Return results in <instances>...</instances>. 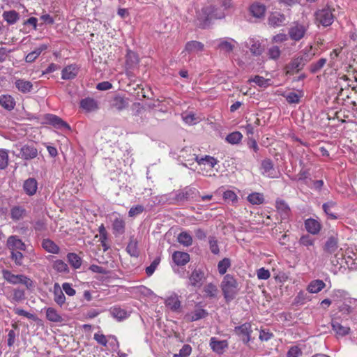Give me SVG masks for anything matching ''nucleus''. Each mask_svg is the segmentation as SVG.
Listing matches in <instances>:
<instances>
[{
    "label": "nucleus",
    "instance_id": "1",
    "mask_svg": "<svg viewBox=\"0 0 357 357\" xmlns=\"http://www.w3.org/2000/svg\"><path fill=\"white\" fill-rule=\"evenodd\" d=\"M225 17V13L219 11L213 6L203 8L197 11L196 17L197 25L202 29L209 26L213 19H222Z\"/></svg>",
    "mask_w": 357,
    "mask_h": 357
},
{
    "label": "nucleus",
    "instance_id": "2",
    "mask_svg": "<svg viewBox=\"0 0 357 357\" xmlns=\"http://www.w3.org/2000/svg\"><path fill=\"white\" fill-rule=\"evenodd\" d=\"M312 58L309 51L303 50L294 56L284 68L286 75H292L301 71Z\"/></svg>",
    "mask_w": 357,
    "mask_h": 357
},
{
    "label": "nucleus",
    "instance_id": "3",
    "mask_svg": "<svg viewBox=\"0 0 357 357\" xmlns=\"http://www.w3.org/2000/svg\"><path fill=\"white\" fill-rule=\"evenodd\" d=\"M221 289L227 301L234 299L239 291L237 281L229 274L224 277L221 282Z\"/></svg>",
    "mask_w": 357,
    "mask_h": 357
},
{
    "label": "nucleus",
    "instance_id": "4",
    "mask_svg": "<svg viewBox=\"0 0 357 357\" xmlns=\"http://www.w3.org/2000/svg\"><path fill=\"white\" fill-rule=\"evenodd\" d=\"M309 29L307 22H294L288 30L289 38L294 41H299L303 38Z\"/></svg>",
    "mask_w": 357,
    "mask_h": 357
},
{
    "label": "nucleus",
    "instance_id": "5",
    "mask_svg": "<svg viewBox=\"0 0 357 357\" xmlns=\"http://www.w3.org/2000/svg\"><path fill=\"white\" fill-rule=\"evenodd\" d=\"M2 275L5 280L12 284H24L27 289H31L33 286V281L22 274H13L11 271L3 269L2 271Z\"/></svg>",
    "mask_w": 357,
    "mask_h": 357
},
{
    "label": "nucleus",
    "instance_id": "6",
    "mask_svg": "<svg viewBox=\"0 0 357 357\" xmlns=\"http://www.w3.org/2000/svg\"><path fill=\"white\" fill-rule=\"evenodd\" d=\"M333 10L329 7H325L318 10L315 13L316 21L324 26L331 25L334 21Z\"/></svg>",
    "mask_w": 357,
    "mask_h": 357
},
{
    "label": "nucleus",
    "instance_id": "7",
    "mask_svg": "<svg viewBox=\"0 0 357 357\" xmlns=\"http://www.w3.org/2000/svg\"><path fill=\"white\" fill-rule=\"evenodd\" d=\"M94 340L100 345L107 347L109 345L112 349H115L119 347L116 338L114 336L109 335L105 336L101 333H96L94 334Z\"/></svg>",
    "mask_w": 357,
    "mask_h": 357
},
{
    "label": "nucleus",
    "instance_id": "8",
    "mask_svg": "<svg viewBox=\"0 0 357 357\" xmlns=\"http://www.w3.org/2000/svg\"><path fill=\"white\" fill-rule=\"evenodd\" d=\"M204 50V45L202 43L197 40H190L186 43L182 53L195 55L202 52Z\"/></svg>",
    "mask_w": 357,
    "mask_h": 357
},
{
    "label": "nucleus",
    "instance_id": "9",
    "mask_svg": "<svg viewBox=\"0 0 357 357\" xmlns=\"http://www.w3.org/2000/svg\"><path fill=\"white\" fill-rule=\"evenodd\" d=\"M46 122L58 129L70 130V126L56 115L47 114L45 116Z\"/></svg>",
    "mask_w": 357,
    "mask_h": 357
},
{
    "label": "nucleus",
    "instance_id": "10",
    "mask_svg": "<svg viewBox=\"0 0 357 357\" xmlns=\"http://www.w3.org/2000/svg\"><path fill=\"white\" fill-rule=\"evenodd\" d=\"M235 333L241 337L242 340L248 343L250 340L252 327L250 323H245L239 326L235 327Z\"/></svg>",
    "mask_w": 357,
    "mask_h": 357
},
{
    "label": "nucleus",
    "instance_id": "11",
    "mask_svg": "<svg viewBox=\"0 0 357 357\" xmlns=\"http://www.w3.org/2000/svg\"><path fill=\"white\" fill-rule=\"evenodd\" d=\"M191 160H195L199 166L203 165L210 169L213 168L218 163L217 159L210 155H205L204 157L199 158L195 154H193L192 158L188 160V161Z\"/></svg>",
    "mask_w": 357,
    "mask_h": 357
},
{
    "label": "nucleus",
    "instance_id": "12",
    "mask_svg": "<svg viewBox=\"0 0 357 357\" xmlns=\"http://www.w3.org/2000/svg\"><path fill=\"white\" fill-rule=\"evenodd\" d=\"M205 278L204 273L201 269H195L189 277L190 284L194 287L199 288Z\"/></svg>",
    "mask_w": 357,
    "mask_h": 357
},
{
    "label": "nucleus",
    "instance_id": "13",
    "mask_svg": "<svg viewBox=\"0 0 357 357\" xmlns=\"http://www.w3.org/2000/svg\"><path fill=\"white\" fill-rule=\"evenodd\" d=\"M7 247L12 251L17 250L24 251L26 250V245L24 242L15 235L10 236L8 238Z\"/></svg>",
    "mask_w": 357,
    "mask_h": 357
},
{
    "label": "nucleus",
    "instance_id": "14",
    "mask_svg": "<svg viewBox=\"0 0 357 357\" xmlns=\"http://www.w3.org/2000/svg\"><path fill=\"white\" fill-rule=\"evenodd\" d=\"M324 251L327 255H337L338 251V241L335 237L331 236L327 239L324 246Z\"/></svg>",
    "mask_w": 357,
    "mask_h": 357
},
{
    "label": "nucleus",
    "instance_id": "15",
    "mask_svg": "<svg viewBox=\"0 0 357 357\" xmlns=\"http://www.w3.org/2000/svg\"><path fill=\"white\" fill-rule=\"evenodd\" d=\"M79 68L76 64H71L65 67L61 72V78L68 80L74 79L79 73Z\"/></svg>",
    "mask_w": 357,
    "mask_h": 357
},
{
    "label": "nucleus",
    "instance_id": "16",
    "mask_svg": "<svg viewBox=\"0 0 357 357\" xmlns=\"http://www.w3.org/2000/svg\"><path fill=\"white\" fill-rule=\"evenodd\" d=\"M286 20L285 15L284 14L275 12L272 13L268 19V24L273 27H278L284 24Z\"/></svg>",
    "mask_w": 357,
    "mask_h": 357
},
{
    "label": "nucleus",
    "instance_id": "17",
    "mask_svg": "<svg viewBox=\"0 0 357 357\" xmlns=\"http://www.w3.org/2000/svg\"><path fill=\"white\" fill-rule=\"evenodd\" d=\"M305 227L309 233L315 235L320 231L321 225L315 219L308 218L305 221Z\"/></svg>",
    "mask_w": 357,
    "mask_h": 357
},
{
    "label": "nucleus",
    "instance_id": "18",
    "mask_svg": "<svg viewBox=\"0 0 357 357\" xmlns=\"http://www.w3.org/2000/svg\"><path fill=\"white\" fill-rule=\"evenodd\" d=\"M20 157L24 160L35 158L38 155L37 149L31 146L24 145L20 149Z\"/></svg>",
    "mask_w": 357,
    "mask_h": 357
},
{
    "label": "nucleus",
    "instance_id": "19",
    "mask_svg": "<svg viewBox=\"0 0 357 357\" xmlns=\"http://www.w3.org/2000/svg\"><path fill=\"white\" fill-rule=\"evenodd\" d=\"M245 46L255 55H260L264 50L259 41L255 38H249L245 43Z\"/></svg>",
    "mask_w": 357,
    "mask_h": 357
},
{
    "label": "nucleus",
    "instance_id": "20",
    "mask_svg": "<svg viewBox=\"0 0 357 357\" xmlns=\"http://www.w3.org/2000/svg\"><path fill=\"white\" fill-rule=\"evenodd\" d=\"M53 295L54 302L61 307L66 303V296L58 283H55L53 287Z\"/></svg>",
    "mask_w": 357,
    "mask_h": 357
},
{
    "label": "nucleus",
    "instance_id": "21",
    "mask_svg": "<svg viewBox=\"0 0 357 357\" xmlns=\"http://www.w3.org/2000/svg\"><path fill=\"white\" fill-rule=\"evenodd\" d=\"M15 85L17 90L23 93H28L33 89V84L24 79H17Z\"/></svg>",
    "mask_w": 357,
    "mask_h": 357
},
{
    "label": "nucleus",
    "instance_id": "22",
    "mask_svg": "<svg viewBox=\"0 0 357 357\" xmlns=\"http://www.w3.org/2000/svg\"><path fill=\"white\" fill-rule=\"evenodd\" d=\"M266 6L260 3H254L250 7V12L252 16L257 18H261L266 13Z\"/></svg>",
    "mask_w": 357,
    "mask_h": 357
},
{
    "label": "nucleus",
    "instance_id": "23",
    "mask_svg": "<svg viewBox=\"0 0 357 357\" xmlns=\"http://www.w3.org/2000/svg\"><path fill=\"white\" fill-rule=\"evenodd\" d=\"M46 318L51 322L61 323L63 321L62 316L55 308L52 307H47L46 309Z\"/></svg>",
    "mask_w": 357,
    "mask_h": 357
},
{
    "label": "nucleus",
    "instance_id": "24",
    "mask_svg": "<svg viewBox=\"0 0 357 357\" xmlns=\"http://www.w3.org/2000/svg\"><path fill=\"white\" fill-rule=\"evenodd\" d=\"M80 107L86 112H93L98 109L96 100L91 98H86L80 101Z\"/></svg>",
    "mask_w": 357,
    "mask_h": 357
},
{
    "label": "nucleus",
    "instance_id": "25",
    "mask_svg": "<svg viewBox=\"0 0 357 357\" xmlns=\"http://www.w3.org/2000/svg\"><path fill=\"white\" fill-rule=\"evenodd\" d=\"M139 63L138 55L132 50H128L126 56V66L127 68L132 69Z\"/></svg>",
    "mask_w": 357,
    "mask_h": 357
},
{
    "label": "nucleus",
    "instance_id": "26",
    "mask_svg": "<svg viewBox=\"0 0 357 357\" xmlns=\"http://www.w3.org/2000/svg\"><path fill=\"white\" fill-rule=\"evenodd\" d=\"M111 106L117 110H123L128 106V99L120 96H116L111 101Z\"/></svg>",
    "mask_w": 357,
    "mask_h": 357
},
{
    "label": "nucleus",
    "instance_id": "27",
    "mask_svg": "<svg viewBox=\"0 0 357 357\" xmlns=\"http://www.w3.org/2000/svg\"><path fill=\"white\" fill-rule=\"evenodd\" d=\"M111 316L118 321L123 320L129 317V313L120 307H114L109 310Z\"/></svg>",
    "mask_w": 357,
    "mask_h": 357
},
{
    "label": "nucleus",
    "instance_id": "28",
    "mask_svg": "<svg viewBox=\"0 0 357 357\" xmlns=\"http://www.w3.org/2000/svg\"><path fill=\"white\" fill-rule=\"evenodd\" d=\"M172 258L175 264L178 266H183L190 261V255L183 252H174Z\"/></svg>",
    "mask_w": 357,
    "mask_h": 357
},
{
    "label": "nucleus",
    "instance_id": "29",
    "mask_svg": "<svg viewBox=\"0 0 357 357\" xmlns=\"http://www.w3.org/2000/svg\"><path fill=\"white\" fill-rule=\"evenodd\" d=\"M0 105L4 109L10 111L14 109L15 101L10 95H1L0 96Z\"/></svg>",
    "mask_w": 357,
    "mask_h": 357
},
{
    "label": "nucleus",
    "instance_id": "30",
    "mask_svg": "<svg viewBox=\"0 0 357 357\" xmlns=\"http://www.w3.org/2000/svg\"><path fill=\"white\" fill-rule=\"evenodd\" d=\"M47 49V45L45 44H42L37 48H36L33 51L29 53L26 57L25 61L27 63L33 62L40 55V54Z\"/></svg>",
    "mask_w": 357,
    "mask_h": 357
},
{
    "label": "nucleus",
    "instance_id": "31",
    "mask_svg": "<svg viewBox=\"0 0 357 357\" xmlns=\"http://www.w3.org/2000/svg\"><path fill=\"white\" fill-rule=\"evenodd\" d=\"M261 171L264 176H272L274 172L273 164L271 160L265 159L261 164Z\"/></svg>",
    "mask_w": 357,
    "mask_h": 357
},
{
    "label": "nucleus",
    "instance_id": "32",
    "mask_svg": "<svg viewBox=\"0 0 357 357\" xmlns=\"http://www.w3.org/2000/svg\"><path fill=\"white\" fill-rule=\"evenodd\" d=\"M13 294L8 295V294H4L8 300L11 302H20L24 299V291L22 289L16 288L13 289L12 290Z\"/></svg>",
    "mask_w": 357,
    "mask_h": 357
},
{
    "label": "nucleus",
    "instance_id": "33",
    "mask_svg": "<svg viewBox=\"0 0 357 357\" xmlns=\"http://www.w3.org/2000/svg\"><path fill=\"white\" fill-rule=\"evenodd\" d=\"M26 210L23 206H15L10 210V217L14 221L22 219L26 215Z\"/></svg>",
    "mask_w": 357,
    "mask_h": 357
},
{
    "label": "nucleus",
    "instance_id": "34",
    "mask_svg": "<svg viewBox=\"0 0 357 357\" xmlns=\"http://www.w3.org/2000/svg\"><path fill=\"white\" fill-rule=\"evenodd\" d=\"M326 287V284L321 280H314L310 282L307 287V291L312 294L321 291Z\"/></svg>",
    "mask_w": 357,
    "mask_h": 357
},
{
    "label": "nucleus",
    "instance_id": "35",
    "mask_svg": "<svg viewBox=\"0 0 357 357\" xmlns=\"http://www.w3.org/2000/svg\"><path fill=\"white\" fill-rule=\"evenodd\" d=\"M357 305V300L349 296L347 293V298L344 299L342 306H340V311L349 313L353 307Z\"/></svg>",
    "mask_w": 357,
    "mask_h": 357
},
{
    "label": "nucleus",
    "instance_id": "36",
    "mask_svg": "<svg viewBox=\"0 0 357 357\" xmlns=\"http://www.w3.org/2000/svg\"><path fill=\"white\" fill-rule=\"evenodd\" d=\"M42 247L48 252L58 254L59 252V246L50 239H44L42 242Z\"/></svg>",
    "mask_w": 357,
    "mask_h": 357
},
{
    "label": "nucleus",
    "instance_id": "37",
    "mask_svg": "<svg viewBox=\"0 0 357 357\" xmlns=\"http://www.w3.org/2000/svg\"><path fill=\"white\" fill-rule=\"evenodd\" d=\"M2 16L3 20L9 24H15L20 19V15L15 10L5 11Z\"/></svg>",
    "mask_w": 357,
    "mask_h": 357
},
{
    "label": "nucleus",
    "instance_id": "38",
    "mask_svg": "<svg viewBox=\"0 0 357 357\" xmlns=\"http://www.w3.org/2000/svg\"><path fill=\"white\" fill-rule=\"evenodd\" d=\"M23 188L27 195H34L38 188L36 180H25Z\"/></svg>",
    "mask_w": 357,
    "mask_h": 357
},
{
    "label": "nucleus",
    "instance_id": "39",
    "mask_svg": "<svg viewBox=\"0 0 357 357\" xmlns=\"http://www.w3.org/2000/svg\"><path fill=\"white\" fill-rule=\"evenodd\" d=\"M210 345L214 351L220 354L222 352L225 347H227V344L225 341H219L215 337H212L210 341Z\"/></svg>",
    "mask_w": 357,
    "mask_h": 357
},
{
    "label": "nucleus",
    "instance_id": "40",
    "mask_svg": "<svg viewBox=\"0 0 357 357\" xmlns=\"http://www.w3.org/2000/svg\"><path fill=\"white\" fill-rule=\"evenodd\" d=\"M166 305L173 311H176L180 308L181 302L177 296H171L165 301Z\"/></svg>",
    "mask_w": 357,
    "mask_h": 357
},
{
    "label": "nucleus",
    "instance_id": "41",
    "mask_svg": "<svg viewBox=\"0 0 357 357\" xmlns=\"http://www.w3.org/2000/svg\"><path fill=\"white\" fill-rule=\"evenodd\" d=\"M335 203L333 202H328L323 204V209L328 218L331 220H337L338 216L333 211V208L335 207Z\"/></svg>",
    "mask_w": 357,
    "mask_h": 357
},
{
    "label": "nucleus",
    "instance_id": "42",
    "mask_svg": "<svg viewBox=\"0 0 357 357\" xmlns=\"http://www.w3.org/2000/svg\"><path fill=\"white\" fill-rule=\"evenodd\" d=\"M207 315L206 310L203 309H196L194 312H192L186 315L187 319L190 321L199 320L205 317Z\"/></svg>",
    "mask_w": 357,
    "mask_h": 357
},
{
    "label": "nucleus",
    "instance_id": "43",
    "mask_svg": "<svg viewBox=\"0 0 357 357\" xmlns=\"http://www.w3.org/2000/svg\"><path fill=\"white\" fill-rule=\"evenodd\" d=\"M235 43L236 42L234 40L231 38H227L226 40H221L218 45V47L220 49L227 52H230L234 48Z\"/></svg>",
    "mask_w": 357,
    "mask_h": 357
},
{
    "label": "nucleus",
    "instance_id": "44",
    "mask_svg": "<svg viewBox=\"0 0 357 357\" xmlns=\"http://www.w3.org/2000/svg\"><path fill=\"white\" fill-rule=\"evenodd\" d=\"M332 326L333 331L338 335L343 336L349 333V328L347 326H342L341 324L336 321H333Z\"/></svg>",
    "mask_w": 357,
    "mask_h": 357
},
{
    "label": "nucleus",
    "instance_id": "45",
    "mask_svg": "<svg viewBox=\"0 0 357 357\" xmlns=\"http://www.w3.org/2000/svg\"><path fill=\"white\" fill-rule=\"evenodd\" d=\"M178 241L184 246H190L192 243V236L186 231H183L178 236Z\"/></svg>",
    "mask_w": 357,
    "mask_h": 357
},
{
    "label": "nucleus",
    "instance_id": "46",
    "mask_svg": "<svg viewBox=\"0 0 357 357\" xmlns=\"http://www.w3.org/2000/svg\"><path fill=\"white\" fill-rule=\"evenodd\" d=\"M303 93L302 91H298V93L290 92L286 96V100L289 104H298L300 102V99L303 97Z\"/></svg>",
    "mask_w": 357,
    "mask_h": 357
},
{
    "label": "nucleus",
    "instance_id": "47",
    "mask_svg": "<svg viewBox=\"0 0 357 357\" xmlns=\"http://www.w3.org/2000/svg\"><path fill=\"white\" fill-rule=\"evenodd\" d=\"M247 199L252 204H261L264 202V197L259 192H252L248 196Z\"/></svg>",
    "mask_w": 357,
    "mask_h": 357
},
{
    "label": "nucleus",
    "instance_id": "48",
    "mask_svg": "<svg viewBox=\"0 0 357 357\" xmlns=\"http://www.w3.org/2000/svg\"><path fill=\"white\" fill-rule=\"evenodd\" d=\"M68 262L74 268H79L82 265L80 257L75 253H69L67 255Z\"/></svg>",
    "mask_w": 357,
    "mask_h": 357
},
{
    "label": "nucleus",
    "instance_id": "49",
    "mask_svg": "<svg viewBox=\"0 0 357 357\" xmlns=\"http://www.w3.org/2000/svg\"><path fill=\"white\" fill-rule=\"evenodd\" d=\"M347 292L344 290H335L331 294L332 301L333 302L339 303L344 302V299L347 298Z\"/></svg>",
    "mask_w": 357,
    "mask_h": 357
},
{
    "label": "nucleus",
    "instance_id": "50",
    "mask_svg": "<svg viewBox=\"0 0 357 357\" xmlns=\"http://www.w3.org/2000/svg\"><path fill=\"white\" fill-rule=\"evenodd\" d=\"M126 250L130 256L137 257L139 255L137 241L134 238H130Z\"/></svg>",
    "mask_w": 357,
    "mask_h": 357
},
{
    "label": "nucleus",
    "instance_id": "51",
    "mask_svg": "<svg viewBox=\"0 0 357 357\" xmlns=\"http://www.w3.org/2000/svg\"><path fill=\"white\" fill-rule=\"evenodd\" d=\"M243 138V135L240 132L236 131L229 134L226 140L228 143L231 144H238Z\"/></svg>",
    "mask_w": 357,
    "mask_h": 357
},
{
    "label": "nucleus",
    "instance_id": "52",
    "mask_svg": "<svg viewBox=\"0 0 357 357\" xmlns=\"http://www.w3.org/2000/svg\"><path fill=\"white\" fill-rule=\"evenodd\" d=\"M113 229L115 234H122L125 230V222L121 218H116L113 222Z\"/></svg>",
    "mask_w": 357,
    "mask_h": 357
},
{
    "label": "nucleus",
    "instance_id": "53",
    "mask_svg": "<svg viewBox=\"0 0 357 357\" xmlns=\"http://www.w3.org/2000/svg\"><path fill=\"white\" fill-rule=\"evenodd\" d=\"M204 291L206 296L210 298H215L218 294V290L215 284L209 283L204 287Z\"/></svg>",
    "mask_w": 357,
    "mask_h": 357
},
{
    "label": "nucleus",
    "instance_id": "54",
    "mask_svg": "<svg viewBox=\"0 0 357 357\" xmlns=\"http://www.w3.org/2000/svg\"><path fill=\"white\" fill-rule=\"evenodd\" d=\"M231 266V262L229 259L224 258L222 260L220 261L218 264V272L220 275H224L228 268Z\"/></svg>",
    "mask_w": 357,
    "mask_h": 357
},
{
    "label": "nucleus",
    "instance_id": "55",
    "mask_svg": "<svg viewBox=\"0 0 357 357\" xmlns=\"http://www.w3.org/2000/svg\"><path fill=\"white\" fill-rule=\"evenodd\" d=\"M250 81L255 82L260 87L266 88L271 84V79H265L264 77L259 75H256L255 77L250 79Z\"/></svg>",
    "mask_w": 357,
    "mask_h": 357
},
{
    "label": "nucleus",
    "instance_id": "56",
    "mask_svg": "<svg viewBox=\"0 0 357 357\" xmlns=\"http://www.w3.org/2000/svg\"><path fill=\"white\" fill-rule=\"evenodd\" d=\"M8 152L6 149H0V169H4L8 165Z\"/></svg>",
    "mask_w": 357,
    "mask_h": 357
},
{
    "label": "nucleus",
    "instance_id": "57",
    "mask_svg": "<svg viewBox=\"0 0 357 357\" xmlns=\"http://www.w3.org/2000/svg\"><path fill=\"white\" fill-rule=\"evenodd\" d=\"M53 268L58 272L60 273H67L68 272V267L67 264H66L63 261L58 259L54 262Z\"/></svg>",
    "mask_w": 357,
    "mask_h": 357
},
{
    "label": "nucleus",
    "instance_id": "58",
    "mask_svg": "<svg viewBox=\"0 0 357 357\" xmlns=\"http://www.w3.org/2000/svg\"><path fill=\"white\" fill-rule=\"evenodd\" d=\"M281 54V51L279 47L272 46L268 50V55L270 59L277 60Z\"/></svg>",
    "mask_w": 357,
    "mask_h": 357
},
{
    "label": "nucleus",
    "instance_id": "59",
    "mask_svg": "<svg viewBox=\"0 0 357 357\" xmlns=\"http://www.w3.org/2000/svg\"><path fill=\"white\" fill-rule=\"evenodd\" d=\"M11 259L16 265L21 266L23 264L24 255L20 251L13 250L11 252Z\"/></svg>",
    "mask_w": 357,
    "mask_h": 357
},
{
    "label": "nucleus",
    "instance_id": "60",
    "mask_svg": "<svg viewBox=\"0 0 357 357\" xmlns=\"http://www.w3.org/2000/svg\"><path fill=\"white\" fill-rule=\"evenodd\" d=\"M182 119L188 125H195L199 121L198 119L192 113L183 114Z\"/></svg>",
    "mask_w": 357,
    "mask_h": 357
},
{
    "label": "nucleus",
    "instance_id": "61",
    "mask_svg": "<svg viewBox=\"0 0 357 357\" xmlns=\"http://www.w3.org/2000/svg\"><path fill=\"white\" fill-rule=\"evenodd\" d=\"M326 63V59L321 58V59H319V61H317L316 63H312V65L310 66V71L312 73H316L317 72H318L319 70H321L324 66Z\"/></svg>",
    "mask_w": 357,
    "mask_h": 357
},
{
    "label": "nucleus",
    "instance_id": "62",
    "mask_svg": "<svg viewBox=\"0 0 357 357\" xmlns=\"http://www.w3.org/2000/svg\"><path fill=\"white\" fill-rule=\"evenodd\" d=\"M299 243L305 247L313 246L314 244V239L309 235H303L299 239Z\"/></svg>",
    "mask_w": 357,
    "mask_h": 357
},
{
    "label": "nucleus",
    "instance_id": "63",
    "mask_svg": "<svg viewBox=\"0 0 357 357\" xmlns=\"http://www.w3.org/2000/svg\"><path fill=\"white\" fill-rule=\"evenodd\" d=\"M276 208L278 211L284 213V215H288L290 210L288 205L284 201L280 199L276 201Z\"/></svg>",
    "mask_w": 357,
    "mask_h": 357
},
{
    "label": "nucleus",
    "instance_id": "64",
    "mask_svg": "<svg viewBox=\"0 0 357 357\" xmlns=\"http://www.w3.org/2000/svg\"><path fill=\"white\" fill-rule=\"evenodd\" d=\"M13 311L17 315L23 316L29 319H35V315L33 314L29 313L20 307H14Z\"/></svg>",
    "mask_w": 357,
    "mask_h": 357
}]
</instances>
